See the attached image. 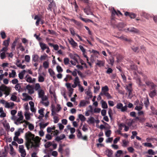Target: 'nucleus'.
Instances as JSON below:
<instances>
[{
	"instance_id": "obj_51",
	"label": "nucleus",
	"mask_w": 157,
	"mask_h": 157,
	"mask_svg": "<svg viewBox=\"0 0 157 157\" xmlns=\"http://www.w3.org/2000/svg\"><path fill=\"white\" fill-rule=\"evenodd\" d=\"M0 34L2 39H4L6 37V34L4 32L2 31L0 33Z\"/></svg>"
},
{
	"instance_id": "obj_52",
	"label": "nucleus",
	"mask_w": 157,
	"mask_h": 157,
	"mask_svg": "<svg viewBox=\"0 0 157 157\" xmlns=\"http://www.w3.org/2000/svg\"><path fill=\"white\" fill-rule=\"evenodd\" d=\"M111 133V131L110 130H108L105 132V135L107 137H109L110 136Z\"/></svg>"
},
{
	"instance_id": "obj_35",
	"label": "nucleus",
	"mask_w": 157,
	"mask_h": 157,
	"mask_svg": "<svg viewBox=\"0 0 157 157\" xmlns=\"http://www.w3.org/2000/svg\"><path fill=\"white\" fill-rule=\"evenodd\" d=\"M48 123H46L45 124H42L41 123H40L39 124V125L40 126V128H44L46 126H47Z\"/></svg>"
},
{
	"instance_id": "obj_21",
	"label": "nucleus",
	"mask_w": 157,
	"mask_h": 157,
	"mask_svg": "<svg viewBox=\"0 0 157 157\" xmlns=\"http://www.w3.org/2000/svg\"><path fill=\"white\" fill-rule=\"evenodd\" d=\"M14 103L13 102H11L10 103L8 102H6L5 105V107L7 108H13V107L14 106Z\"/></svg>"
},
{
	"instance_id": "obj_57",
	"label": "nucleus",
	"mask_w": 157,
	"mask_h": 157,
	"mask_svg": "<svg viewBox=\"0 0 157 157\" xmlns=\"http://www.w3.org/2000/svg\"><path fill=\"white\" fill-rule=\"evenodd\" d=\"M47 57L48 56L46 54L45 55L41 56L40 58V60L41 61L45 60Z\"/></svg>"
},
{
	"instance_id": "obj_37",
	"label": "nucleus",
	"mask_w": 157,
	"mask_h": 157,
	"mask_svg": "<svg viewBox=\"0 0 157 157\" xmlns=\"http://www.w3.org/2000/svg\"><path fill=\"white\" fill-rule=\"evenodd\" d=\"M17 39H15L12 44L11 48L12 49H14L16 46V44L17 42Z\"/></svg>"
},
{
	"instance_id": "obj_40",
	"label": "nucleus",
	"mask_w": 157,
	"mask_h": 157,
	"mask_svg": "<svg viewBox=\"0 0 157 157\" xmlns=\"http://www.w3.org/2000/svg\"><path fill=\"white\" fill-rule=\"evenodd\" d=\"M77 132H78V134H77V136L78 139H81L82 137V134L80 131L79 129H78L77 130Z\"/></svg>"
},
{
	"instance_id": "obj_61",
	"label": "nucleus",
	"mask_w": 157,
	"mask_h": 157,
	"mask_svg": "<svg viewBox=\"0 0 157 157\" xmlns=\"http://www.w3.org/2000/svg\"><path fill=\"white\" fill-rule=\"evenodd\" d=\"M53 119L54 123H57L59 121V118L57 116H54Z\"/></svg>"
},
{
	"instance_id": "obj_47",
	"label": "nucleus",
	"mask_w": 157,
	"mask_h": 157,
	"mask_svg": "<svg viewBox=\"0 0 157 157\" xmlns=\"http://www.w3.org/2000/svg\"><path fill=\"white\" fill-rule=\"evenodd\" d=\"M25 60L27 62H29L30 60V57L29 55H25Z\"/></svg>"
},
{
	"instance_id": "obj_2",
	"label": "nucleus",
	"mask_w": 157,
	"mask_h": 157,
	"mask_svg": "<svg viewBox=\"0 0 157 157\" xmlns=\"http://www.w3.org/2000/svg\"><path fill=\"white\" fill-rule=\"evenodd\" d=\"M2 91L4 92V94H5V97L9 95L10 94V89L9 87L2 84L0 86V97L3 95Z\"/></svg>"
},
{
	"instance_id": "obj_16",
	"label": "nucleus",
	"mask_w": 157,
	"mask_h": 157,
	"mask_svg": "<svg viewBox=\"0 0 157 157\" xmlns=\"http://www.w3.org/2000/svg\"><path fill=\"white\" fill-rule=\"evenodd\" d=\"M84 11L87 15L89 14L92 15V12L90 9L89 7L84 9Z\"/></svg>"
},
{
	"instance_id": "obj_63",
	"label": "nucleus",
	"mask_w": 157,
	"mask_h": 157,
	"mask_svg": "<svg viewBox=\"0 0 157 157\" xmlns=\"http://www.w3.org/2000/svg\"><path fill=\"white\" fill-rule=\"evenodd\" d=\"M74 23L77 26H82L81 23L80 22L76 20H75Z\"/></svg>"
},
{
	"instance_id": "obj_62",
	"label": "nucleus",
	"mask_w": 157,
	"mask_h": 157,
	"mask_svg": "<svg viewBox=\"0 0 157 157\" xmlns=\"http://www.w3.org/2000/svg\"><path fill=\"white\" fill-rule=\"evenodd\" d=\"M52 144L50 142H48L46 143L45 146L46 147H48L51 146L52 145Z\"/></svg>"
},
{
	"instance_id": "obj_39",
	"label": "nucleus",
	"mask_w": 157,
	"mask_h": 157,
	"mask_svg": "<svg viewBox=\"0 0 157 157\" xmlns=\"http://www.w3.org/2000/svg\"><path fill=\"white\" fill-rule=\"evenodd\" d=\"M44 109L43 108L39 109L38 110V113L40 114V115H41V117H44Z\"/></svg>"
},
{
	"instance_id": "obj_23",
	"label": "nucleus",
	"mask_w": 157,
	"mask_h": 157,
	"mask_svg": "<svg viewBox=\"0 0 157 157\" xmlns=\"http://www.w3.org/2000/svg\"><path fill=\"white\" fill-rule=\"evenodd\" d=\"M10 41V38H8L7 40H5L3 42V45L5 46L8 47Z\"/></svg>"
},
{
	"instance_id": "obj_45",
	"label": "nucleus",
	"mask_w": 157,
	"mask_h": 157,
	"mask_svg": "<svg viewBox=\"0 0 157 157\" xmlns=\"http://www.w3.org/2000/svg\"><path fill=\"white\" fill-rule=\"evenodd\" d=\"M57 71L59 73H61L63 72V69L62 67L59 66H58L56 67Z\"/></svg>"
},
{
	"instance_id": "obj_58",
	"label": "nucleus",
	"mask_w": 157,
	"mask_h": 157,
	"mask_svg": "<svg viewBox=\"0 0 157 157\" xmlns=\"http://www.w3.org/2000/svg\"><path fill=\"white\" fill-rule=\"evenodd\" d=\"M132 50L135 52H136L139 49V48L137 47H135L134 46L131 47Z\"/></svg>"
},
{
	"instance_id": "obj_34",
	"label": "nucleus",
	"mask_w": 157,
	"mask_h": 157,
	"mask_svg": "<svg viewBox=\"0 0 157 157\" xmlns=\"http://www.w3.org/2000/svg\"><path fill=\"white\" fill-rule=\"evenodd\" d=\"M79 118L80 120L82 121H84L86 120L85 117L82 114H80L79 115Z\"/></svg>"
},
{
	"instance_id": "obj_42",
	"label": "nucleus",
	"mask_w": 157,
	"mask_h": 157,
	"mask_svg": "<svg viewBox=\"0 0 157 157\" xmlns=\"http://www.w3.org/2000/svg\"><path fill=\"white\" fill-rule=\"evenodd\" d=\"M144 103L146 107L147 108L148 105H149V102L148 98L145 100L144 101Z\"/></svg>"
},
{
	"instance_id": "obj_1",
	"label": "nucleus",
	"mask_w": 157,
	"mask_h": 157,
	"mask_svg": "<svg viewBox=\"0 0 157 157\" xmlns=\"http://www.w3.org/2000/svg\"><path fill=\"white\" fill-rule=\"evenodd\" d=\"M35 136L30 131H28L25 133V138L26 140V146L28 149L31 144H32L31 147H33L35 148L39 147V143L40 140L39 137Z\"/></svg>"
},
{
	"instance_id": "obj_32",
	"label": "nucleus",
	"mask_w": 157,
	"mask_h": 157,
	"mask_svg": "<svg viewBox=\"0 0 157 157\" xmlns=\"http://www.w3.org/2000/svg\"><path fill=\"white\" fill-rule=\"evenodd\" d=\"M49 63L48 61H45L43 63V66L45 69H47L49 67Z\"/></svg>"
},
{
	"instance_id": "obj_31",
	"label": "nucleus",
	"mask_w": 157,
	"mask_h": 157,
	"mask_svg": "<svg viewBox=\"0 0 157 157\" xmlns=\"http://www.w3.org/2000/svg\"><path fill=\"white\" fill-rule=\"evenodd\" d=\"M116 26L119 29H120L124 27L125 26V25L123 23L121 22L116 25Z\"/></svg>"
},
{
	"instance_id": "obj_3",
	"label": "nucleus",
	"mask_w": 157,
	"mask_h": 157,
	"mask_svg": "<svg viewBox=\"0 0 157 157\" xmlns=\"http://www.w3.org/2000/svg\"><path fill=\"white\" fill-rule=\"evenodd\" d=\"M132 84L129 83L127 85L125 88L127 92L128 93V97L129 98H132V91L133 89L132 87Z\"/></svg>"
},
{
	"instance_id": "obj_9",
	"label": "nucleus",
	"mask_w": 157,
	"mask_h": 157,
	"mask_svg": "<svg viewBox=\"0 0 157 157\" xmlns=\"http://www.w3.org/2000/svg\"><path fill=\"white\" fill-rule=\"evenodd\" d=\"M127 30L129 32L134 33H139V30L133 27H130L127 28Z\"/></svg>"
},
{
	"instance_id": "obj_15",
	"label": "nucleus",
	"mask_w": 157,
	"mask_h": 157,
	"mask_svg": "<svg viewBox=\"0 0 157 157\" xmlns=\"http://www.w3.org/2000/svg\"><path fill=\"white\" fill-rule=\"evenodd\" d=\"M22 95L23 96L25 97V98L23 100L25 101H27L28 100H32L33 98L30 96L28 95L26 93H23L22 94Z\"/></svg>"
},
{
	"instance_id": "obj_18",
	"label": "nucleus",
	"mask_w": 157,
	"mask_h": 157,
	"mask_svg": "<svg viewBox=\"0 0 157 157\" xmlns=\"http://www.w3.org/2000/svg\"><path fill=\"white\" fill-rule=\"evenodd\" d=\"M156 94L155 89H154L152 91H151L149 94L150 97L151 98L154 97Z\"/></svg>"
},
{
	"instance_id": "obj_38",
	"label": "nucleus",
	"mask_w": 157,
	"mask_h": 157,
	"mask_svg": "<svg viewBox=\"0 0 157 157\" xmlns=\"http://www.w3.org/2000/svg\"><path fill=\"white\" fill-rule=\"evenodd\" d=\"M63 62L64 64L66 65H67L69 63V59L68 58H66L64 59Z\"/></svg>"
},
{
	"instance_id": "obj_11",
	"label": "nucleus",
	"mask_w": 157,
	"mask_h": 157,
	"mask_svg": "<svg viewBox=\"0 0 157 157\" xmlns=\"http://www.w3.org/2000/svg\"><path fill=\"white\" fill-rule=\"evenodd\" d=\"M89 103L90 102L88 101L85 100H82L81 101L79 106L80 107H84L86 106L87 104H89Z\"/></svg>"
},
{
	"instance_id": "obj_48",
	"label": "nucleus",
	"mask_w": 157,
	"mask_h": 157,
	"mask_svg": "<svg viewBox=\"0 0 157 157\" xmlns=\"http://www.w3.org/2000/svg\"><path fill=\"white\" fill-rule=\"evenodd\" d=\"M17 97L16 96L13 94L11 97L10 100L13 101H15L17 99Z\"/></svg>"
},
{
	"instance_id": "obj_14",
	"label": "nucleus",
	"mask_w": 157,
	"mask_h": 157,
	"mask_svg": "<svg viewBox=\"0 0 157 157\" xmlns=\"http://www.w3.org/2000/svg\"><path fill=\"white\" fill-rule=\"evenodd\" d=\"M70 33L71 34H72L73 36H75V35L77 36L78 37L79 39L80 40H82V39L81 37L78 34H75V32L73 28H71L70 29Z\"/></svg>"
},
{
	"instance_id": "obj_36",
	"label": "nucleus",
	"mask_w": 157,
	"mask_h": 157,
	"mask_svg": "<svg viewBox=\"0 0 157 157\" xmlns=\"http://www.w3.org/2000/svg\"><path fill=\"white\" fill-rule=\"evenodd\" d=\"M20 131H21L22 132H23V130L21 128H19L18 129V131L16 132L15 133V136H18L20 135Z\"/></svg>"
},
{
	"instance_id": "obj_53",
	"label": "nucleus",
	"mask_w": 157,
	"mask_h": 157,
	"mask_svg": "<svg viewBox=\"0 0 157 157\" xmlns=\"http://www.w3.org/2000/svg\"><path fill=\"white\" fill-rule=\"evenodd\" d=\"M144 146L146 147H152L153 145L149 143H146L144 144Z\"/></svg>"
},
{
	"instance_id": "obj_46",
	"label": "nucleus",
	"mask_w": 157,
	"mask_h": 157,
	"mask_svg": "<svg viewBox=\"0 0 157 157\" xmlns=\"http://www.w3.org/2000/svg\"><path fill=\"white\" fill-rule=\"evenodd\" d=\"M44 80V77L42 76H40L38 77V81L40 82H43Z\"/></svg>"
},
{
	"instance_id": "obj_59",
	"label": "nucleus",
	"mask_w": 157,
	"mask_h": 157,
	"mask_svg": "<svg viewBox=\"0 0 157 157\" xmlns=\"http://www.w3.org/2000/svg\"><path fill=\"white\" fill-rule=\"evenodd\" d=\"M113 71V70L111 68H109L106 71V73L108 74H110L112 73Z\"/></svg>"
},
{
	"instance_id": "obj_64",
	"label": "nucleus",
	"mask_w": 157,
	"mask_h": 157,
	"mask_svg": "<svg viewBox=\"0 0 157 157\" xmlns=\"http://www.w3.org/2000/svg\"><path fill=\"white\" fill-rule=\"evenodd\" d=\"M21 88V86L19 84H16L15 87V88L17 90H19Z\"/></svg>"
},
{
	"instance_id": "obj_26",
	"label": "nucleus",
	"mask_w": 157,
	"mask_h": 157,
	"mask_svg": "<svg viewBox=\"0 0 157 157\" xmlns=\"http://www.w3.org/2000/svg\"><path fill=\"white\" fill-rule=\"evenodd\" d=\"M44 92L42 90H38V97L39 98H41L44 95Z\"/></svg>"
},
{
	"instance_id": "obj_50",
	"label": "nucleus",
	"mask_w": 157,
	"mask_h": 157,
	"mask_svg": "<svg viewBox=\"0 0 157 157\" xmlns=\"http://www.w3.org/2000/svg\"><path fill=\"white\" fill-rule=\"evenodd\" d=\"M29 125V129L31 130H33L34 128V125L31 124L29 122V124H28Z\"/></svg>"
},
{
	"instance_id": "obj_19",
	"label": "nucleus",
	"mask_w": 157,
	"mask_h": 157,
	"mask_svg": "<svg viewBox=\"0 0 157 157\" xmlns=\"http://www.w3.org/2000/svg\"><path fill=\"white\" fill-rule=\"evenodd\" d=\"M10 154L13 156H15L16 155V152L14 151L13 148L11 144H10Z\"/></svg>"
},
{
	"instance_id": "obj_8",
	"label": "nucleus",
	"mask_w": 157,
	"mask_h": 157,
	"mask_svg": "<svg viewBox=\"0 0 157 157\" xmlns=\"http://www.w3.org/2000/svg\"><path fill=\"white\" fill-rule=\"evenodd\" d=\"M25 79L27 82L30 83H33L36 81V79L33 78V79L29 75H27L25 77Z\"/></svg>"
},
{
	"instance_id": "obj_5",
	"label": "nucleus",
	"mask_w": 157,
	"mask_h": 157,
	"mask_svg": "<svg viewBox=\"0 0 157 157\" xmlns=\"http://www.w3.org/2000/svg\"><path fill=\"white\" fill-rule=\"evenodd\" d=\"M79 84H80L79 79L78 76H76L74 80V84L72 85L71 86L73 88H75L77 86H78Z\"/></svg>"
},
{
	"instance_id": "obj_17",
	"label": "nucleus",
	"mask_w": 157,
	"mask_h": 157,
	"mask_svg": "<svg viewBox=\"0 0 157 157\" xmlns=\"http://www.w3.org/2000/svg\"><path fill=\"white\" fill-rule=\"evenodd\" d=\"M97 63H96V65H98L99 67L103 66L105 64V62L103 60H97Z\"/></svg>"
},
{
	"instance_id": "obj_24",
	"label": "nucleus",
	"mask_w": 157,
	"mask_h": 157,
	"mask_svg": "<svg viewBox=\"0 0 157 157\" xmlns=\"http://www.w3.org/2000/svg\"><path fill=\"white\" fill-rule=\"evenodd\" d=\"M105 153L108 157H111L113 154L112 150L109 149L106 150Z\"/></svg>"
},
{
	"instance_id": "obj_55",
	"label": "nucleus",
	"mask_w": 157,
	"mask_h": 157,
	"mask_svg": "<svg viewBox=\"0 0 157 157\" xmlns=\"http://www.w3.org/2000/svg\"><path fill=\"white\" fill-rule=\"evenodd\" d=\"M123 105L121 103H118L117 104L116 108L118 109H121Z\"/></svg>"
},
{
	"instance_id": "obj_12",
	"label": "nucleus",
	"mask_w": 157,
	"mask_h": 157,
	"mask_svg": "<svg viewBox=\"0 0 157 157\" xmlns=\"http://www.w3.org/2000/svg\"><path fill=\"white\" fill-rule=\"evenodd\" d=\"M124 15L126 16H129L131 18H134L136 17V15L132 13H129L128 12H126L124 13Z\"/></svg>"
},
{
	"instance_id": "obj_10",
	"label": "nucleus",
	"mask_w": 157,
	"mask_h": 157,
	"mask_svg": "<svg viewBox=\"0 0 157 157\" xmlns=\"http://www.w3.org/2000/svg\"><path fill=\"white\" fill-rule=\"evenodd\" d=\"M109 89L107 86H105L102 88L101 92L100 93L101 96L103 95V94L106 93L108 92Z\"/></svg>"
},
{
	"instance_id": "obj_30",
	"label": "nucleus",
	"mask_w": 157,
	"mask_h": 157,
	"mask_svg": "<svg viewBox=\"0 0 157 157\" xmlns=\"http://www.w3.org/2000/svg\"><path fill=\"white\" fill-rule=\"evenodd\" d=\"M25 72V70H24L22 71L20 73L18 74V76L20 79H22L24 77V74Z\"/></svg>"
},
{
	"instance_id": "obj_43",
	"label": "nucleus",
	"mask_w": 157,
	"mask_h": 157,
	"mask_svg": "<svg viewBox=\"0 0 157 157\" xmlns=\"http://www.w3.org/2000/svg\"><path fill=\"white\" fill-rule=\"evenodd\" d=\"M103 95L106 96L108 99H111L112 98V97L108 92L104 94Z\"/></svg>"
},
{
	"instance_id": "obj_60",
	"label": "nucleus",
	"mask_w": 157,
	"mask_h": 157,
	"mask_svg": "<svg viewBox=\"0 0 157 157\" xmlns=\"http://www.w3.org/2000/svg\"><path fill=\"white\" fill-rule=\"evenodd\" d=\"M142 109V107L141 106H138L137 105L135 108V109L140 111Z\"/></svg>"
},
{
	"instance_id": "obj_6",
	"label": "nucleus",
	"mask_w": 157,
	"mask_h": 157,
	"mask_svg": "<svg viewBox=\"0 0 157 157\" xmlns=\"http://www.w3.org/2000/svg\"><path fill=\"white\" fill-rule=\"evenodd\" d=\"M118 13L117 11L115 10L114 8H113L112 10H111V21L113 23V21L115 20V15H118Z\"/></svg>"
},
{
	"instance_id": "obj_44",
	"label": "nucleus",
	"mask_w": 157,
	"mask_h": 157,
	"mask_svg": "<svg viewBox=\"0 0 157 157\" xmlns=\"http://www.w3.org/2000/svg\"><path fill=\"white\" fill-rule=\"evenodd\" d=\"M25 119L26 120H29L30 119V115L29 113H27L26 112L25 114Z\"/></svg>"
},
{
	"instance_id": "obj_29",
	"label": "nucleus",
	"mask_w": 157,
	"mask_h": 157,
	"mask_svg": "<svg viewBox=\"0 0 157 157\" xmlns=\"http://www.w3.org/2000/svg\"><path fill=\"white\" fill-rule=\"evenodd\" d=\"M16 75V73L15 70H12V73L9 74V77L10 78H14Z\"/></svg>"
},
{
	"instance_id": "obj_13",
	"label": "nucleus",
	"mask_w": 157,
	"mask_h": 157,
	"mask_svg": "<svg viewBox=\"0 0 157 157\" xmlns=\"http://www.w3.org/2000/svg\"><path fill=\"white\" fill-rule=\"evenodd\" d=\"M68 40L69 43L71 44L73 47H75L78 46L77 43H76L72 38H71L70 39H68Z\"/></svg>"
},
{
	"instance_id": "obj_54",
	"label": "nucleus",
	"mask_w": 157,
	"mask_h": 157,
	"mask_svg": "<svg viewBox=\"0 0 157 157\" xmlns=\"http://www.w3.org/2000/svg\"><path fill=\"white\" fill-rule=\"evenodd\" d=\"M48 71L51 76H52L55 75V72L52 69L50 68L49 69H48Z\"/></svg>"
},
{
	"instance_id": "obj_56",
	"label": "nucleus",
	"mask_w": 157,
	"mask_h": 157,
	"mask_svg": "<svg viewBox=\"0 0 157 157\" xmlns=\"http://www.w3.org/2000/svg\"><path fill=\"white\" fill-rule=\"evenodd\" d=\"M108 113L109 117L111 119L112 118V110L111 108L109 109Z\"/></svg>"
},
{
	"instance_id": "obj_41",
	"label": "nucleus",
	"mask_w": 157,
	"mask_h": 157,
	"mask_svg": "<svg viewBox=\"0 0 157 157\" xmlns=\"http://www.w3.org/2000/svg\"><path fill=\"white\" fill-rule=\"evenodd\" d=\"M147 153L150 155H154L155 154V152L151 149L148 150Z\"/></svg>"
},
{
	"instance_id": "obj_28",
	"label": "nucleus",
	"mask_w": 157,
	"mask_h": 157,
	"mask_svg": "<svg viewBox=\"0 0 157 157\" xmlns=\"http://www.w3.org/2000/svg\"><path fill=\"white\" fill-rule=\"evenodd\" d=\"M55 5V2H50V3L48 5L47 9L48 10H50L51 11H52V8L53 6Z\"/></svg>"
},
{
	"instance_id": "obj_7",
	"label": "nucleus",
	"mask_w": 157,
	"mask_h": 157,
	"mask_svg": "<svg viewBox=\"0 0 157 157\" xmlns=\"http://www.w3.org/2000/svg\"><path fill=\"white\" fill-rule=\"evenodd\" d=\"M26 88L28 90L29 94H31L34 93L33 88L32 85L29 84L26 86Z\"/></svg>"
},
{
	"instance_id": "obj_33",
	"label": "nucleus",
	"mask_w": 157,
	"mask_h": 157,
	"mask_svg": "<svg viewBox=\"0 0 157 157\" xmlns=\"http://www.w3.org/2000/svg\"><path fill=\"white\" fill-rule=\"evenodd\" d=\"M102 103L101 104V106L102 107L103 109H106L108 107L107 104L106 103V102L105 101H102Z\"/></svg>"
},
{
	"instance_id": "obj_20",
	"label": "nucleus",
	"mask_w": 157,
	"mask_h": 157,
	"mask_svg": "<svg viewBox=\"0 0 157 157\" xmlns=\"http://www.w3.org/2000/svg\"><path fill=\"white\" fill-rule=\"evenodd\" d=\"M39 44L41 49L43 51H44L48 47L46 44L41 42L39 43Z\"/></svg>"
},
{
	"instance_id": "obj_4",
	"label": "nucleus",
	"mask_w": 157,
	"mask_h": 157,
	"mask_svg": "<svg viewBox=\"0 0 157 157\" xmlns=\"http://www.w3.org/2000/svg\"><path fill=\"white\" fill-rule=\"evenodd\" d=\"M19 151L21 153V157H25L26 156V153L25 150L24 149L23 145L19 146Z\"/></svg>"
},
{
	"instance_id": "obj_22",
	"label": "nucleus",
	"mask_w": 157,
	"mask_h": 157,
	"mask_svg": "<svg viewBox=\"0 0 157 157\" xmlns=\"http://www.w3.org/2000/svg\"><path fill=\"white\" fill-rule=\"evenodd\" d=\"M34 19H36V26H38L39 25V23L41 21V18L38 15H36L34 17Z\"/></svg>"
},
{
	"instance_id": "obj_49",
	"label": "nucleus",
	"mask_w": 157,
	"mask_h": 157,
	"mask_svg": "<svg viewBox=\"0 0 157 157\" xmlns=\"http://www.w3.org/2000/svg\"><path fill=\"white\" fill-rule=\"evenodd\" d=\"M40 86L39 83H37L35 84V89L36 90H37L40 88Z\"/></svg>"
},
{
	"instance_id": "obj_25",
	"label": "nucleus",
	"mask_w": 157,
	"mask_h": 157,
	"mask_svg": "<svg viewBox=\"0 0 157 157\" xmlns=\"http://www.w3.org/2000/svg\"><path fill=\"white\" fill-rule=\"evenodd\" d=\"M23 119V118H22V117H20L18 118L16 121H15L14 123L17 125H18L19 124H21L20 123L21 122V121H22Z\"/></svg>"
},
{
	"instance_id": "obj_27",
	"label": "nucleus",
	"mask_w": 157,
	"mask_h": 157,
	"mask_svg": "<svg viewBox=\"0 0 157 157\" xmlns=\"http://www.w3.org/2000/svg\"><path fill=\"white\" fill-rule=\"evenodd\" d=\"M39 56L36 54L33 55L32 56V60L34 62H37L39 59Z\"/></svg>"
}]
</instances>
